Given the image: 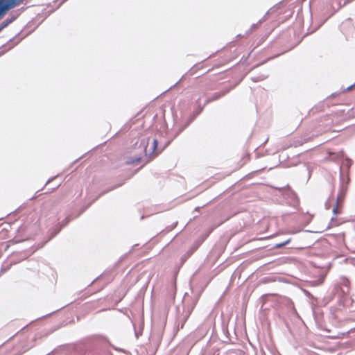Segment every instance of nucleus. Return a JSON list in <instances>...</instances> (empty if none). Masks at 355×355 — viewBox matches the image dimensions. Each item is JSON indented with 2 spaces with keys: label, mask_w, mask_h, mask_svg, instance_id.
Instances as JSON below:
<instances>
[{
  "label": "nucleus",
  "mask_w": 355,
  "mask_h": 355,
  "mask_svg": "<svg viewBox=\"0 0 355 355\" xmlns=\"http://www.w3.org/2000/svg\"><path fill=\"white\" fill-rule=\"evenodd\" d=\"M53 179V178H51V179L49 180V181H48V182H47V183H49V182H51Z\"/></svg>",
  "instance_id": "11"
},
{
  "label": "nucleus",
  "mask_w": 355,
  "mask_h": 355,
  "mask_svg": "<svg viewBox=\"0 0 355 355\" xmlns=\"http://www.w3.org/2000/svg\"><path fill=\"white\" fill-rule=\"evenodd\" d=\"M12 9V0H0V19Z\"/></svg>",
  "instance_id": "1"
},
{
  "label": "nucleus",
  "mask_w": 355,
  "mask_h": 355,
  "mask_svg": "<svg viewBox=\"0 0 355 355\" xmlns=\"http://www.w3.org/2000/svg\"><path fill=\"white\" fill-rule=\"evenodd\" d=\"M343 196L341 195L338 196L337 200L339 201L342 199Z\"/></svg>",
  "instance_id": "9"
},
{
  "label": "nucleus",
  "mask_w": 355,
  "mask_h": 355,
  "mask_svg": "<svg viewBox=\"0 0 355 355\" xmlns=\"http://www.w3.org/2000/svg\"><path fill=\"white\" fill-rule=\"evenodd\" d=\"M265 300H266V297L265 295H262L260 298V302H261V311H264V309H263V306H264V303H265Z\"/></svg>",
  "instance_id": "5"
},
{
  "label": "nucleus",
  "mask_w": 355,
  "mask_h": 355,
  "mask_svg": "<svg viewBox=\"0 0 355 355\" xmlns=\"http://www.w3.org/2000/svg\"><path fill=\"white\" fill-rule=\"evenodd\" d=\"M289 242H290V239H288V240H286L285 241L280 242V243H276L275 245L269 244V245H268V248L270 247V250H272V249H274V248H281L282 246H284L285 245L288 244Z\"/></svg>",
  "instance_id": "3"
},
{
  "label": "nucleus",
  "mask_w": 355,
  "mask_h": 355,
  "mask_svg": "<svg viewBox=\"0 0 355 355\" xmlns=\"http://www.w3.org/2000/svg\"><path fill=\"white\" fill-rule=\"evenodd\" d=\"M333 212L334 214H337L338 213V205H336V207H334Z\"/></svg>",
  "instance_id": "8"
},
{
  "label": "nucleus",
  "mask_w": 355,
  "mask_h": 355,
  "mask_svg": "<svg viewBox=\"0 0 355 355\" xmlns=\"http://www.w3.org/2000/svg\"><path fill=\"white\" fill-rule=\"evenodd\" d=\"M148 141H149V139H148L147 141H146L145 140L142 141H141V145L143 146V147H144V152L146 153V155H151L157 148V141L156 139H153L152 141V144H151V146L150 147L149 149H148V147L146 146V143H148Z\"/></svg>",
  "instance_id": "2"
},
{
  "label": "nucleus",
  "mask_w": 355,
  "mask_h": 355,
  "mask_svg": "<svg viewBox=\"0 0 355 355\" xmlns=\"http://www.w3.org/2000/svg\"><path fill=\"white\" fill-rule=\"evenodd\" d=\"M225 94V92L216 93L214 94V97L213 100L219 98L220 96H223Z\"/></svg>",
  "instance_id": "6"
},
{
  "label": "nucleus",
  "mask_w": 355,
  "mask_h": 355,
  "mask_svg": "<svg viewBox=\"0 0 355 355\" xmlns=\"http://www.w3.org/2000/svg\"><path fill=\"white\" fill-rule=\"evenodd\" d=\"M12 19H10L8 21L4 23V24H2L0 25V31L3 28H5L9 23L12 22Z\"/></svg>",
  "instance_id": "7"
},
{
  "label": "nucleus",
  "mask_w": 355,
  "mask_h": 355,
  "mask_svg": "<svg viewBox=\"0 0 355 355\" xmlns=\"http://www.w3.org/2000/svg\"><path fill=\"white\" fill-rule=\"evenodd\" d=\"M279 191H282L284 192L285 195H287L288 196H291L293 195V191H291V188L287 185L286 187H279L277 188Z\"/></svg>",
  "instance_id": "4"
},
{
  "label": "nucleus",
  "mask_w": 355,
  "mask_h": 355,
  "mask_svg": "<svg viewBox=\"0 0 355 355\" xmlns=\"http://www.w3.org/2000/svg\"><path fill=\"white\" fill-rule=\"evenodd\" d=\"M353 87H354V85L349 87L347 88V90L349 91V90L352 89V88Z\"/></svg>",
  "instance_id": "10"
}]
</instances>
